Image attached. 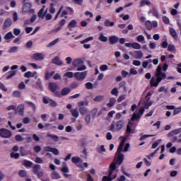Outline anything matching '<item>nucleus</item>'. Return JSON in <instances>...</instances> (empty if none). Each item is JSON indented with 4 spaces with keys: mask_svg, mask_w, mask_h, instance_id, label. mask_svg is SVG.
<instances>
[{
    "mask_svg": "<svg viewBox=\"0 0 181 181\" xmlns=\"http://www.w3.org/2000/svg\"><path fill=\"white\" fill-rule=\"evenodd\" d=\"M156 77H152L150 80V84L151 87H158L159 86V83L162 81V80H165L166 78V74L162 72V66H158L156 71Z\"/></svg>",
    "mask_w": 181,
    "mask_h": 181,
    "instance_id": "1",
    "label": "nucleus"
},
{
    "mask_svg": "<svg viewBox=\"0 0 181 181\" xmlns=\"http://www.w3.org/2000/svg\"><path fill=\"white\" fill-rule=\"evenodd\" d=\"M117 169V165L115 163H112L109 167L108 176H103L102 181H112L117 177V173H114Z\"/></svg>",
    "mask_w": 181,
    "mask_h": 181,
    "instance_id": "2",
    "label": "nucleus"
},
{
    "mask_svg": "<svg viewBox=\"0 0 181 181\" xmlns=\"http://www.w3.org/2000/svg\"><path fill=\"white\" fill-rule=\"evenodd\" d=\"M127 139L124 138L122 139V141H121L118 148H117V162H112V163H115V165H117V163H118V165H122V162H124V154H122L121 152H122V149H124V146L125 145V140Z\"/></svg>",
    "mask_w": 181,
    "mask_h": 181,
    "instance_id": "3",
    "label": "nucleus"
},
{
    "mask_svg": "<svg viewBox=\"0 0 181 181\" xmlns=\"http://www.w3.org/2000/svg\"><path fill=\"white\" fill-rule=\"evenodd\" d=\"M72 64L74 67L77 68L78 71H83V70H86L87 67H86V65H84V62H83V59H76L73 61Z\"/></svg>",
    "mask_w": 181,
    "mask_h": 181,
    "instance_id": "4",
    "label": "nucleus"
},
{
    "mask_svg": "<svg viewBox=\"0 0 181 181\" xmlns=\"http://www.w3.org/2000/svg\"><path fill=\"white\" fill-rule=\"evenodd\" d=\"M124 120H119L116 124L112 122L110 125V128L109 131H112V132H117V131H121L124 127Z\"/></svg>",
    "mask_w": 181,
    "mask_h": 181,
    "instance_id": "5",
    "label": "nucleus"
},
{
    "mask_svg": "<svg viewBox=\"0 0 181 181\" xmlns=\"http://www.w3.org/2000/svg\"><path fill=\"white\" fill-rule=\"evenodd\" d=\"M144 112L145 107H141L137 113H133L132 117L131 118V121H139L142 117V115H144Z\"/></svg>",
    "mask_w": 181,
    "mask_h": 181,
    "instance_id": "6",
    "label": "nucleus"
},
{
    "mask_svg": "<svg viewBox=\"0 0 181 181\" xmlns=\"http://www.w3.org/2000/svg\"><path fill=\"white\" fill-rule=\"evenodd\" d=\"M129 54L136 59H141L144 57V52L141 50L134 51V52H129Z\"/></svg>",
    "mask_w": 181,
    "mask_h": 181,
    "instance_id": "7",
    "label": "nucleus"
},
{
    "mask_svg": "<svg viewBox=\"0 0 181 181\" xmlns=\"http://www.w3.org/2000/svg\"><path fill=\"white\" fill-rule=\"evenodd\" d=\"M151 95H152V93L148 92L145 98L146 103H144L145 108L146 110L149 109V107L153 104V102L151 101Z\"/></svg>",
    "mask_w": 181,
    "mask_h": 181,
    "instance_id": "8",
    "label": "nucleus"
},
{
    "mask_svg": "<svg viewBox=\"0 0 181 181\" xmlns=\"http://www.w3.org/2000/svg\"><path fill=\"white\" fill-rule=\"evenodd\" d=\"M0 136L2 138H11L12 136V132L6 129H0Z\"/></svg>",
    "mask_w": 181,
    "mask_h": 181,
    "instance_id": "9",
    "label": "nucleus"
},
{
    "mask_svg": "<svg viewBox=\"0 0 181 181\" xmlns=\"http://www.w3.org/2000/svg\"><path fill=\"white\" fill-rule=\"evenodd\" d=\"M42 101H43L44 104H49L50 107H57V103H56V101H54L47 97L42 98Z\"/></svg>",
    "mask_w": 181,
    "mask_h": 181,
    "instance_id": "10",
    "label": "nucleus"
},
{
    "mask_svg": "<svg viewBox=\"0 0 181 181\" xmlns=\"http://www.w3.org/2000/svg\"><path fill=\"white\" fill-rule=\"evenodd\" d=\"M23 13H32L33 12V9H32V4L25 3L23 6Z\"/></svg>",
    "mask_w": 181,
    "mask_h": 181,
    "instance_id": "11",
    "label": "nucleus"
},
{
    "mask_svg": "<svg viewBox=\"0 0 181 181\" xmlns=\"http://www.w3.org/2000/svg\"><path fill=\"white\" fill-rule=\"evenodd\" d=\"M74 77H76V80L83 81L87 77V71L83 72H76L74 74Z\"/></svg>",
    "mask_w": 181,
    "mask_h": 181,
    "instance_id": "12",
    "label": "nucleus"
},
{
    "mask_svg": "<svg viewBox=\"0 0 181 181\" xmlns=\"http://www.w3.org/2000/svg\"><path fill=\"white\" fill-rule=\"evenodd\" d=\"M124 46L126 47H132V49H135L136 50H139V49H141V44L138 42H132V43L127 42L124 44Z\"/></svg>",
    "mask_w": 181,
    "mask_h": 181,
    "instance_id": "13",
    "label": "nucleus"
},
{
    "mask_svg": "<svg viewBox=\"0 0 181 181\" xmlns=\"http://www.w3.org/2000/svg\"><path fill=\"white\" fill-rule=\"evenodd\" d=\"M33 59L37 61L45 60V55L42 53L37 52L33 55Z\"/></svg>",
    "mask_w": 181,
    "mask_h": 181,
    "instance_id": "14",
    "label": "nucleus"
},
{
    "mask_svg": "<svg viewBox=\"0 0 181 181\" xmlns=\"http://www.w3.org/2000/svg\"><path fill=\"white\" fill-rule=\"evenodd\" d=\"M77 21H76L75 19L71 21L68 24V28L70 30V32H71V30H73L74 28H77Z\"/></svg>",
    "mask_w": 181,
    "mask_h": 181,
    "instance_id": "15",
    "label": "nucleus"
},
{
    "mask_svg": "<svg viewBox=\"0 0 181 181\" xmlns=\"http://www.w3.org/2000/svg\"><path fill=\"white\" fill-rule=\"evenodd\" d=\"M16 110L20 115H24L25 114V105L24 104H21L18 105L17 108L16 107Z\"/></svg>",
    "mask_w": 181,
    "mask_h": 181,
    "instance_id": "16",
    "label": "nucleus"
},
{
    "mask_svg": "<svg viewBox=\"0 0 181 181\" xmlns=\"http://www.w3.org/2000/svg\"><path fill=\"white\" fill-rule=\"evenodd\" d=\"M131 125H132V122H129L126 128V132L128 135H130V134H135L136 132L135 129L131 128Z\"/></svg>",
    "mask_w": 181,
    "mask_h": 181,
    "instance_id": "17",
    "label": "nucleus"
},
{
    "mask_svg": "<svg viewBox=\"0 0 181 181\" xmlns=\"http://www.w3.org/2000/svg\"><path fill=\"white\" fill-rule=\"evenodd\" d=\"M48 86L52 93H55L56 90L59 88V85H57L56 83H49Z\"/></svg>",
    "mask_w": 181,
    "mask_h": 181,
    "instance_id": "18",
    "label": "nucleus"
},
{
    "mask_svg": "<svg viewBox=\"0 0 181 181\" xmlns=\"http://www.w3.org/2000/svg\"><path fill=\"white\" fill-rule=\"evenodd\" d=\"M181 133V127L177 129H174L168 134V136H175V135H179Z\"/></svg>",
    "mask_w": 181,
    "mask_h": 181,
    "instance_id": "19",
    "label": "nucleus"
},
{
    "mask_svg": "<svg viewBox=\"0 0 181 181\" xmlns=\"http://www.w3.org/2000/svg\"><path fill=\"white\" fill-rule=\"evenodd\" d=\"M119 40L118 37L115 35H112L109 37V42L110 45H115V43H117Z\"/></svg>",
    "mask_w": 181,
    "mask_h": 181,
    "instance_id": "20",
    "label": "nucleus"
},
{
    "mask_svg": "<svg viewBox=\"0 0 181 181\" xmlns=\"http://www.w3.org/2000/svg\"><path fill=\"white\" fill-rule=\"evenodd\" d=\"M12 25V19L7 18L4 23V29H8Z\"/></svg>",
    "mask_w": 181,
    "mask_h": 181,
    "instance_id": "21",
    "label": "nucleus"
},
{
    "mask_svg": "<svg viewBox=\"0 0 181 181\" xmlns=\"http://www.w3.org/2000/svg\"><path fill=\"white\" fill-rule=\"evenodd\" d=\"M52 63L53 64H57V66H62V64H63V62L60 60V58L59 57H55L52 59Z\"/></svg>",
    "mask_w": 181,
    "mask_h": 181,
    "instance_id": "22",
    "label": "nucleus"
},
{
    "mask_svg": "<svg viewBox=\"0 0 181 181\" xmlns=\"http://www.w3.org/2000/svg\"><path fill=\"white\" fill-rule=\"evenodd\" d=\"M148 13H152L153 16H156L157 19H159L160 18V16H159V13L158 12V10L156 8H152Z\"/></svg>",
    "mask_w": 181,
    "mask_h": 181,
    "instance_id": "23",
    "label": "nucleus"
},
{
    "mask_svg": "<svg viewBox=\"0 0 181 181\" xmlns=\"http://www.w3.org/2000/svg\"><path fill=\"white\" fill-rule=\"evenodd\" d=\"M71 114L74 118H78V117H80V113L78 112V110L77 109H71Z\"/></svg>",
    "mask_w": 181,
    "mask_h": 181,
    "instance_id": "24",
    "label": "nucleus"
},
{
    "mask_svg": "<svg viewBox=\"0 0 181 181\" xmlns=\"http://www.w3.org/2000/svg\"><path fill=\"white\" fill-rule=\"evenodd\" d=\"M15 35L12 33V32L7 33L4 36L5 40H11V39H13Z\"/></svg>",
    "mask_w": 181,
    "mask_h": 181,
    "instance_id": "25",
    "label": "nucleus"
},
{
    "mask_svg": "<svg viewBox=\"0 0 181 181\" xmlns=\"http://www.w3.org/2000/svg\"><path fill=\"white\" fill-rule=\"evenodd\" d=\"M115 103H117V100L114 98L110 99L109 103L107 104V107L111 108V107H114L115 105Z\"/></svg>",
    "mask_w": 181,
    "mask_h": 181,
    "instance_id": "26",
    "label": "nucleus"
},
{
    "mask_svg": "<svg viewBox=\"0 0 181 181\" xmlns=\"http://www.w3.org/2000/svg\"><path fill=\"white\" fill-rule=\"evenodd\" d=\"M47 136H48V138H52L54 142H59V136L56 134H47Z\"/></svg>",
    "mask_w": 181,
    "mask_h": 181,
    "instance_id": "27",
    "label": "nucleus"
},
{
    "mask_svg": "<svg viewBox=\"0 0 181 181\" xmlns=\"http://www.w3.org/2000/svg\"><path fill=\"white\" fill-rule=\"evenodd\" d=\"M15 76H16V71H10L8 72L6 80H9L12 78V77H15Z\"/></svg>",
    "mask_w": 181,
    "mask_h": 181,
    "instance_id": "28",
    "label": "nucleus"
},
{
    "mask_svg": "<svg viewBox=\"0 0 181 181\" xmlns=\"http://www.w3.org/2000/svg\"><path fill=\"white\" fill-rule=\"evenodd\" d=\"M104 25L105 26H106V28H110V26H114V25H115V23L114 21H110L108 19H106L105 21Z\"/></svg>",
    "mask_w": 181,
    "mask_h": 181,
    "instance_id": "29",
    "label": "nucleus"
},
{
    "mask_svg": "<svg viewBox=\"0 0 181 181\" xmlns=\"http://www.w3.org/2000/svg\"><path fill=\"white\" fill-rule=\"evenodd\" d=\"M40 169H42V166H40V165H35L33 168V173L37 175L40 171Z\"/></svg>",
    "mask_w": 181,
    "mask_h": 181,
    "instance_id": "30",
    "label": "nucleus"
},
{
    "mask_svg": "<svg viewBox=\"0 0 181 181\" xmlns=\"http://www.w3.org/2000/svg\"><path fill=\"white\" fill-rule=\"evenodd\" d=\"M45 8H46V6H43L37 13V16L41 18V19H43V18H45V14H43V13L45 12Z\"/></svg>",
    "mask_w": 181,
    "mask_h": 181,
    "instance_id": "31",
    "label": "nucleus"
},
{
    "mask_svg": "<svg viewBox=\"0 0 181 181\" xmlns=\"http://www.w3.org/2000/svg\"><path fill=\"white\" fill-rule=\"evenodd\" d=\"M168 51L171 52V53H175V52H176V47L173 44H170L168 46Z\"/></svg>",
    "mask_w": 181,
    "mask_h": 181,
    "instance_id": "32",
    "label": "nucleus"
},
{
    "mask_svg": "<svg viewBox=\"0 0 181 181\" xmlns=\"http://www.w3.org/2000/svg\"><path fill=\"white\" fill-rule=\"evenodd\" d=\"M88 112V109H87V107H81L79 108V112L80 114H81V115H86V114H87Z\"/></svg>",
    "mask_w": 181,
    "mask_h": 181,
    "instance_id": "33",
    "label": "nucleus"
},
{
    "mask_svg": "<svg viewBox=\"0 0 181 181\" xmlns=\"http://www.w3.org/2000/svg\"><path fill=\"white\" fill-rule=\"evenodd\" d=\"M71 91V90L69 88H64L61 91V94L62 95H67Z\"/></svg>",
    "mask_w": 181,
    "mask_h": 181,
    "instance_id": "34",
    "label": "nucleus"
},
{
    "mask_svg": "<svg viewBox=\"0 0 181 181\" xmlns=\"http://www.w3.org/2000/svg\"><path fill=\"white\" fill-rule=\"evenodd\" d=\"M98 40H100V42H107L108 38L104 35L103 33H101L99 35Z\"/></svg>",
    "mask_w": 181,
    "mask_h": 181,
    "instance_id": "35",
    "label": "nucleus"
},
{
    "mask_svg": "<svg viewBox=\"0 0 181 181\" xmlns=\"http://www.w3.org/2000/svg\"><path fill=\"white\" fill-rule=\"evenodd\" d=\"M18 175L20 177H28V173L25 170H21Z\"/></svg>",
    "mask_w": 181,
    "mask_h": 181,
    "instance_id": "36",
    "label": "nucleus"
},
{
    "mask_svg": "<svg viewBox=\"0 0 181 181\" xmlns=\"http://www.w3.org/2000/svg\"><path fill=\"white\" fill-rule=\"evenodd\" d=\"M162 142V139H158V141H156L152 144V148L155 149L159 146V144Z\"/></svg>",
    "mask_w": 181,
    "mask_h": 181,
    "instance_id": "37",
    "label": "nucleus"
},
{
    "mask_svg": "<svg viewBox=\"0 0 181 181\" xmlns=\"http://www.w3.org/2000/svg\"><path fill=\"white\" fill-rule=\"evenodd\" d=\"M159 149H160V148L158 147V148H156V150L153 153H151L149 155H148L147 158L149 160L152 159V158H153V156H155V154H156V153H158V152H159Z\"/></svg>",
    "mask_w": 181,
    "mask_h": 181,
    "instance_id": "38",
    "label": "nucleus"
},
{
    "mask_svg": "<svg viewBox=\"0 0 181 181\" xmlns=\"http://www.w3.org/2000/svg\"><path fill=\"white\" fill-rule=\"evenodd\" d=\"M18 49H19V47H16V46L11 47L8 49V53H16V52H18Z\"/></svg>",
    "mask_w": 181,
    "mask_h": 181,
    "instance_id": "39",
    "label": "nucleus"
},
{
    "mask_svg": "<svg viewBox=\"0 0 181 181\" xmlns=\"http://www.w3.org/2000/svg\"><path fill=\"white\" fill-rule=\"evenodd\" d=\"M145 25L148 30H152V22L151 21H146Z\"/></svg>",
    "mask_w": 181,
    "mask_h": 181,
    "instance_id": "40",
    "label": "nucleus"
},
{
    "mask_svg": "<svg viewBox=\"0 0 181 181\" xmlns=\"http://www.w3.org/2000/svg\"><path fill=\"white\" fill-rule=\"evenodd\" d=\"M85 122L86 125H90V122H91V115H87L85 117Z\"/></svg>",
    "mask_w": 181,
    "mask_h": 181,
    "instance_id": "41",
    "label": "nucleus"
},
{
    "mask_svg": "<svg viewBox=\"0 0 181 181\" xmlns=\"http://www.w3.org/2000/svg\"><path fill=\"white\" fill-rule=\"evenodd\" d=\"M87 107L88 106V101H81L79 103H78V107Z\"/></svg>",
    "mask_w": 181,
    "mask_h": 181,
    "instance_id": "42",
    "label": "nucleus"
},
{
    "mask_svg": "<svg viewBox=\"0 0 181 181\" xmlns=\"http://www.w3.org/2000/svg\"><path fill=\"white\" fill-rule=\"evenodd\" d=\"M90 40H94V37H89L82 41H81V45H84L85 43H88Z\"/></svg>",
    "mask_w": 181,
    "mask_h": 181,
    "instance_id": "43",
    "label": "nucleus"
},
{
    "mask_svg": "<svg viewBox=\"0 0 181 181\" xmlns=\"http://www.w3.org/2000/svg\"><path fill=\"white\" fill-rule=\"evenodd\" d=\"M60 174H59L57 172L54 171L52 174V179H60Z\"/></svg>",
    "mask_w": 181,
    "mask_h": 181,
    "instance_id": "44",
    "label": "nucleus"
},
{
    "mask_svg": "<svg viewBox=\"0 0 181 181\" xmlns=\"http://www.w3.org/2000/svg\"><path fill=\"white\" fill-rule=\"evenodd\" d=\"M122 107H127L126 102H123L122 104L117 105L116 106V108H117V110H118V111H121V110H122Z\"/></svg>",
    "mask_w": 181,
    "mask_h": 181,
    "instance_id": "45",
    "label": "nucleus"
},
{
    "mask_svg": "<svg viewBox=\"0 0 181 181\" xmlns=\"http://www.w3.org/2000/svg\"><path fill=\"white\" fill-rule=\"evenodd\" d=\"M80 160H81L80 157L74 156V157H72L71 158L72 163L77 164L78 163V162H80Z\"/></svg>",
    "mask_w": 181,
    "mask_h": 181,
    "instance_id": "46",
    "label": "nucleus"
},
{
    "mask_svg": "<svg viewBox=\"0 0 181 181\" xmlns=\"http://www.w3.org/2000/svg\"><path fill=\"white\" fill-rule=\"evenodd\" d=\"M24 165L28 166V168H32V165H33V163L32 161H29L28 160H23Z\"/></svg>",
    "mask_w": 181,
    "mask_h": 181,
    "instance_id": "47",
    "label": "nucleus"
},
{
    "mask_svg": "<svg viewBox=\"0 0 181 181\" xmlns=\"http://www.w3.org/2000/svg\"><path fill=\"white\" fill-rule=\"evenodd\" d=\"M170 34L173 37H176V36L177 35V33H176L175 28H170Z\"/></svg>",
    "mask_w": 181,
    "mask_h": 181,
    "instance_id": "48",
    "label": "nucleus"
},
{
    "mask_svg": "<svg viewBox=\"0 0 181 181\" xmlns=\"http://www.w3.org/2000/svg\"><path fill=\"white\" fill-rule=\"evenodd\" d=\"M11 158H14V159H18L19 156H21V155L19 154V153H11L10 154Z\"/></svg>",
    "mask_w": 181,
    "mask_h": 181,
    "instance_id": "49",
    "label": "nucleus"
},
{
    "mask_svg": "<svg viewBox=\"0 0 181 181\" xmlns=\"http://www.w3.org/2000/svg\"><path fill=\"white\" fill-rule=\"evenodd\" d=\"M145 5H151V1H149L148 0H143L141 1L140 3V6H145Z\"/></svg>",
    "mask_w": 181,
    "mask_h": 181,
    "instance_id": "50",
    "label": "nucleus"
},
{
    "mask_svg": "<svg viewBox=\"0 0 181 181\" xmlns=\"http://www.w3.org/2000/svg\"><path fill=\"white\" fill-rule=\"evenodd\" d=\"M24 77H26L27 78H30V77H35V74H33L31 71H27L24 74Z\"/></svg>",
    "mask_w": 181,
    "mask_h": 181,
    "instance_id": "51",
    "label": "nucleus"
},
{
    "mask_svg": "<svg viewBox=\"0 0 181 181\" xmlns=\"http://www.w3.org/2000/svg\"><path fill=\"white\" fill-rule=\"evenodd\" d=\"M136 40L139 43H142V42H144L145 40V37H144V35H138L136 37Z\"/></svg>",
    "mask_w": 181,
    "mask_h": 181,
    "instance_id": "52",
    "label": "nucleus"
},
{
    "mask_svg": "<svg viewBox=\"0 0 181 181\" xmlns=\"http://www.w3.org/2000/svg\"><path fill=\"white\" fill-rule=\"evenodd\" d=\"M54 75V71H52L50 73L47 72L45 74V80H49V78H50V77H52Z\"/></svg>",
    "mask_w": 181,
    "mask_h": 181,
    "instance_id": "53",
    "label": "nucleus"
},
{
    "mask_svg": "<svg viewBox=\"0 0 181 181\" xmlns=\"http://www.w3.org/2000/svg\"><path fill=\"white\" fill-rule=\"evenodd\" d=\"M118 93H119V92L118 91V88H114L111 90L112 95H115L116 97H118Z\"/></svg>",
    "mask_w": 181,
    "mask_h": 181,
    "instance_id": "54",
    "label": "nucleus"
},
{
    "mask_svg": "<svg viewBox=\"0 0 181 181\" xmlns=\"http://www.w3.org/2000/svg\"><path fill=\"white\" fill-rule=\"evenodd\" d=\"M57 42H59V38H57V39L54 40L53 41H52L51 42H49L47 45V47H52V46H54V45H56V43H57Z\"/></svg>",
    "mask_w": 181,
    "mask_h": 181,
    "instance_id": "55",
    "label": "nucleus"
},
{
    "mask_svg": "<svg viewBox=\"0 0 181 181\" xmlns=\"http://www.w3.org/2000/svg\"><path fill=\"white\" fill-rule=\"evenodd\" d=\"M163 22H164L166 25H169L170 23V20L168 16H163Z\"/></svg>",
    "mask_w": 181,
    "mask_h": 181,
    "instance_id": "56",
    "label": "nucleus"
},
{
    "mask_svg": "<svg viewBox=\"0 0 181 181\" xmlns=\"http://www.w3.org/2000/svg\"><path fill=\"white\" fill-rule=\"evenodd\" d=\"M66 11H68V14L72 16L74 15V10L71 7H66Z\"/></svg>",
    "mask_w": 181,
    "mask_h": 181,
    "instance_id": "57",
    "label": "nucleus"
},
{
    "mask_svg": "<svg viewBox=\"0 0 181 181\" xmlns=\"http://www.w3.org/2000/svg\"><path fill=\"white\" fill-rule=\"evenodd\" d=\"M85 86L86 88L88 89V90H93V85L92 83L90 82H87L86 84H85Z\"/></svg>",
    "mask_w": 181,
    "mask_h": 181,
    "instance_id": "58",
    "label": "nucleus"
},
{
    "mask_svg": "<svg viewBox=\"0 0 181 181\" xmlns=\"http://www.w3.org/2000/svg\"><path fill=\"white\" fill-rule=\"evenodd\" d=\"M26 104H28V105H29V107H31V108H33V110H36V105H35V103H33V102H29L27 101Z\"/></svg>",
    "mask_w": 181,
    "mask_h": 181,
    "instance_id": "59",
    "label": "nucleus"
},
{
    "mask_svg": "<svg viewBox=\"0 0 181 181\" xmlns=\"http://www.w3.org/2000/svg\"><path fill=\"white\" fill-rule=\"evenodd\" d=\"M100 71H107L108 70V66L103 64L100 66Z\"/></svg>",
    "mask_w": 181,
    "mask_h": 181,
    "instance_id": "60",
    "label": "nucleus"
},
{
    "mask_svg": "<svg viewBox=\"0 0 181 181\" xmlns=\"http://www.w3.org/2000/svg\"><path fill=\"white\" fill-rule=\"evenodd\" d=\"M105 147L104 145H101L99 148H98V153H103V152H105Z\"/></svg>",
    "mask_w": 181,
    "mask_h": 181,
    "instance_id": "61",
    "label": "nucleus"
},
{
    "mask_svg": "<svg viewBox=\"0 0 181 181\" xmlns=\"http://www.w3.org/2000/svg\"><path fill=\"white\" fill-rule=\"evenodd\" d=\"M104 100V96L103 95H98L96 96L93 100L94 101H103Z\"/></svg>",
    "mask_w": 181,
    "mask_h": 181,
    "instance_id": "62",
    "label": "nucleus"
},
{
    "mask_svg": "<svg viewBox=\"0 0 181 181\" xmlns=\"http://www.w3.org/2000/svg\"><path fill=\"white\" fill-rule=\"evenodd\" d=\"M180 112H181V106L177 108L175 107L173 112L174 115H177V114H180Z\"/></svg>",
    "mask_w": 181,
    "mask_h": 181,
    "instance_id": "63",
    "label": "nucleus"
},
{
    "mask_svg": "<svg viewBox=\"0 0 181 181\" xmlns=\"http://www.w3.org/2000/svg\"><path fill=\"white\" fill-rule=\"evenodd\" d=\"M13 97H16L17 98H21V92L16 90L12 94Z\"/></svg>",
    "mask_w": 181,
    "mask_h": 181,
    "instance_id": "64",
    "label": "nucleus"
}]
</instances>
